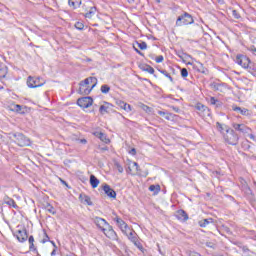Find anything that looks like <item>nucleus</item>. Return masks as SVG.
I'll use <instances>...</instances> for the list:
<instances>
[{
	"mask_svg": "<svg viewBox=\"0 0 256 256\" xmlns=\"http://www.w3.org/2000/svg\"><path fill=\"white\" fill-rule=\"evenodd\" d=\"M133 49L136 51V53H138V55H141V57L145 56V54H143V52H141L135 44L133 45Z\"/></svg>",
	"mask_w": 256,
	"mask_h": 256,
	"instance_id": "47",
	"label": "nucleus"
},
{
	"mask_svg": "<svg viewBox=\"0 0 256 256\" xmlns=\"http://www.w3.org/2000/svg\"><path fill=\"white\" fill-rule=\"evenodd\" d=\"M62 183H63L64 185H67V182H65V181H62Z\"/></svg>",
	"mask_w": 256,
	"mask_h": 256,
	"instance_id": "60",
	"label": "nucleus"
},
{
	"mask_svg": "<svg viewBox=\"0 0 256 256\" xmlns=\"http://www.w3.org/2000/svg\"><path fill=\"white\" fill-rule=\"evenodd\" d=\"M43 85H45V80L41 77L29 76L27 78V86L30 89H37V87H43Z\"/></svg>",
	"mask_w": 256,
	"mask_h": 256,
	"instance_id": "6",
	"label": "nucleus"
},
{
	"mask_svg": "<svg viewBox=\"0 0 256 256\" xmlns=\"http://www.w3.org/2000/svg\"><path fill=\"white\" fill-rule=\"evenodd\" d=\"M99 183L100 181L97 179L95 175H90V185L92 189H97V187H99Z\"/></svg>",
	"mask_w": 256,
	"mask_h": 256,
	"instance_id": "23",
	"label": "nucleus"
},
{
	"mask_svg": "<svg viewBox=\"0 0 256 256\" xmlns=\"http://www.w3.org/2000/svg\"><path fill=\"white\" fill-rule=\"evenodd\" d=\"M79 143H81L82 145H87V139L83 138V139H78Z\"/></svg>",
	"mask_w": 256,
	"mask_h": 256,
	"instance_id": "55",
	"label": "nucleus"
},
{
	"mask_svg": "<svg viewBox=\"0 0 256 256\" xmlns=\"http://www.w3.org/2000/svg\"><path fill=\"white\" fill-rule=\"evenodd\" d=\"M48 241H50L49 235H47V232L44 230V238L41 243H48Z\"/></svg>",
	"mask_w": 256,
	"mask_h": 256,
	"instance_id": "45",
	"label": "nucleus"
},
{
	"mask_svg": "<svg viewBox=\"0 0 256 256\" xmlns=\"http://www.w3.org/2000/svg\"><path fill=\"white\" fill-rule=\"evenodd\" d=\"M170 108L175 111V113H181V109H179V107L177 106H170Z\"/></svg>",
	"mask_w": 256,
	"mask_h": 256,
	"instance_id": "51",
	"label": "nucleus"
},
{
	"mask_svg": "<svg viewBox=\"0 0 256 256\" xmlns=\"http://www.w3.org/2000/svg\"><path fill=\"white\" fill-rule=\"evenodd\" d=\"M115 166L117 167V170H118L120 173H123V166H121V164L116 163Z\"/></svg>",
	"mask_w": 256,
	"mask_h": 256,
	"instance_id": "52",
	"label": "nucleus"
},
{
	"mask_svg": "<svg viewBox=\"0 0 256 256\" xmlns=\"http://www.w3.org/2000/svg\"><path fill=\"white\" fill-rule=\"evenodd\" d=\"M7 77V68L0 69V79H5Z\"/></svg>",
	"mask_w": 256,
	"mask_h": 256,
	"instance_id": "42",
	"label": "nucleus"
},
{
	"mask_svg": "<svg viewBox=\"0 0 256 256\" xmlns=\"http://www.w3.org/2000/svg\"><path fill=\"white\" fill-rule=\"evenodd\" d=\"M75 27H76L79 31H83V29L85 28V24H83V22H76V23H75Z\"/></svg>",
	"mask_w": 256,
	"mask_h": 256,
	"instance_id": "43",
	"label": "nucleus"
},
{
	"mask_svg": "<svg viewBox=\"0 0 256 256\" xmlns=\"http://www.w3.org/2000/svg\"><path fill=\"white\" fill-rule=\"evenodd\" d=\"M232 109L236 112H239L240 115H244V117H251V111L247 108H241L239 106H232Z\"/></svg>",
	"mask_w": 256,
	"mask_h": 256,
	"instance_id": "17",
	"label": "nucleus"
},
{
	"mask_svg": "<svg viewBox=\"0 0 256 256\" xmlns=\"http://www.w3.org/2000/svg\"><path fill=\"white\" fill-rule=\"evenodd\" d=\"M11 139H14V143L18 145V147H29L31 146V139L25 136V134L21 132L11 133Z\"/></svg>",
	"mask_w": 256,
	"mask_h": 256,
	"instance_id": "4",
	"label": "nucleus"
},
{
	"mask_svg": "<svg viewBox=\"0 0 256 256\" xmlns=\"http://www.w3.org/2000/svg\"><path fill=\"white\" fill-rule=\"evenodd\" d=\"M195 20H193V16L191 14L184 12L182 15L178 16L176 20V27H183L185 25H193Z\"/></svg>",
	"mask_w": 256,
	"mask_h": 256,
	"instance_id": "5",
	"label": "nucleus"
},
{
	"mask_svg": "<svg viewBox=\"0 0 256 256\" xmlns=\"http://www.w3.org/2000/svg\"><path fill=\"white\" fill-rule=\"evenodd\" d=\"M12 111H15L16 113H20V115H23V113H25L23 111V106L16 104L13 106Z\"/></svg>",
	"mask_w": 256,
	"mask_h": 256,
	"instance_id": "32",
	"label": "nucleus"
},
{
	"mask_svg": "<svg viewBox=\"0 0 256 256\" xmlns=\"http://www.w3.org/2000/svg\"><path fill=\"white\" fill-rule=\"evenodd\" d=\"M133 167H136V171L139 172L141 169L139 168V164L137 162H132Z\"/></svg>",
	"mask_w": 256,
	"mask_h": 256,
	"instance_id": "54",
	"label": "nucleus"
},
{
	"mask_svg": "<svg viewBox=\"0 0 256 256\" xmlns=\"http://www.w3.org/2000/svg\"><path fill=\"white\" fill-rule=\"evenodd\" d=\"M97 137H99L100 140L103 141L104 143H109V139L107 138V135H105V133L99 132L97 134Z\"/></svg>",
	"mask_w": 256,
	"mask_h": 256,
	"instance_id": "35",
	"label": "nucleus"
},
{
	"mask_svg": "<svg viewBox=\"0 0 256 256\" xmlns=\"http://www.w3.org/2000/svg\"><path fill=\"white\" fill-rule=\"evenodd\" d=\"M223 139L228 145H237L239 143V134L229 126H225V133H223Z\"/></svg>",
	"mask_w": 256,
	"mask_h": 256,
	"instance_id": "3",
	"label": "nucleus"
},
{
	"mask_svg": "<svg viewBox=\"0 0 256 256\" xmlns=\"http://www.w3.org/2000/svg\"><path fill=\"white\" fill-rule=\"evenodd\" d=\"M254 185H255V187H256V181H254Z\"/></svg>",
	"mask_w": 256,
	"mask_h": 256,
	"instance_id": "64",
	"label": "nucleus"
},
{
	"mask_svg": "<svg viewBox=\"0 0 256 256\" xmlns=\"http://www.w3.org/2000/svg\"><path fill=\"white\" fill-rule=\"evenodd\" d=\"M138 49H141V51H145V49H147V43L140 41V42H136L134 44Z\"/></svg>",
	"mask_w": 256,
	"mask_h": 256,
	"instance_id": "31",
	"label": "nucleus"
},
{
	"mask_svg": "<svg viewBox=\"0 0 256 256\" xmlns=\"http://www.w3.org/2000/svg\"><path fill=\"white\" fill-rule=\"evenodd\" d=\"M142 109L143 111H145L146 113H151V107L145 105V104H142Z\"/></svg>",
	"mask_w": 256,
	"mask_h": 256,
	"instance_id": "46",
	"label": "nucleus"
},
{
	"mask_svg": "<svg viewBox=\"0 0 256 256\" xmlns=\"http://www.w3.org/2000/svg\"><path fill=\"white\" fill-rule=\"evenodd\" d=\"M80 87L78 89V93L80 95H89L91 91L97 86V78L96 77H88L84 81L79 83Z\"/></svg>",
	"mask_w": 256,
	"mask_h": 256,
	"instance_id": "2",
	"label": "nucleus"
},
{
	"mask_svg": "<svg viewBox=\"0 0 256 256\" xmlns=\"http://www.w3.org/2000/svg\"><path fill=\"white\" fill-rule=\"evenodd\" d=\"M210 105H215L216 107H221V105H223V103H221V101H219V99H217L215 97H211Z\"/></svg>",
	"mask_w": 256,
	"mask_h": 256,
	"instance_id": "30",
	"label": "nucleus"
},
{
	"mask_svg": "<svg viewBox=\"0 0 256 256\" xmlns=\"http://www.w3.org/2000/svg\"><path fill=\"white\" fill-rule=\"evenodd\" d=\"M159 72L165 77H167L169 81H171V83H173V77H171V74H169L167 70H159Z\"/></svg>",
	"mask_w": 256,
	"mask_h": 256,
	"instance_id": "39",
	"label": "nucleus"
},
{
	"mask_svg": "<svg viewBox=\"0 0 256 256\" xmlns=\"http://www.w3.org/2000/svg\"><path fill=\"white\" fill-rule=\"evenodd\" d=\"M28 243L30 251H37V248L35 247V238L33 236H29Z\"/></svg>",
	"mask_w": 256,
	"mask_h": 256,
	"instance_id": "26",
	"label": "nucleus"
},
{
	"mask_svg": "<svg viewBox=\"0 0 256 256\" xmlns=\"http://www.w3.org/2000/svg\"><path fill=\"white\" fill-rule=\"evenodd\" d=\"M210 87L214 91H219V89H221V87H223V84L217 83V82H213V83L210 84Z\"/></svg>",
	"mask_w": 256,
	"mask_h": 256,
	"instance_id": "34",
	"label": "nucleus"
},
{
	"mask_svg": "<svg viewBox=\"0 0 256 256\" xmlns=\"http://www.w3.org/2000/svg\"><path fill=\"white\" fill-rule=\"evenodd\" d=\"M16 239L20 243H25L27 239H29V235L27 234V229L23 228L22 230L16 231Z\"/></svg>",
	"mask_w": 256,
	"mask_h": 256,
	"instance_id": "11",
	"label": "nucleus"
},
{
	"mask_svg": "<svg viewBox=\"0 0 256 256\" xmlns=\"http://www.w3.org/2000/svg\"><path fill=\"white\" fill-rule=\"evenodd\" d=\"M142 71H146V73H150V75H153L155 73V69L149 65H144L141 67Z\"/></svg>",
	"mask_w": 256,
	"mask_h": 256,
	"instance_id": "29",
	"label": "nucleus"
},
{
	"mask_svg": "<svg viewBox=\"0 0 256 256\" xmlns=\"http://www.w3.org/2000/svg\"><path fill=\"white\" fill-rule=\"evenodd\" d=\"M77 105H79V107H81L82 109H89V107L93 105V98L89 96L79 98L77 100Z\"/></svg>",
	"mask_w": 256,
	"mask_h": 256,
	"instance_id": "8",
	"label": "nucleus"
},
{
	"mask_svg": "<svg viewBox=\"0 0 256 256\" xmlns=\"http://www.w3.org/2000/svg\"><path fill=\"white\" fill-rule=\"evenodd\" d=\"M164 59L163 55H160L155 58V61L156 63H163Z\"/></svg>",
	"mask_w": 256,
	"mask_h": 256,
	"instance_id": "49",
	"label": "nucleus"
},
{
	"mask_svg": "<svg viewBox=\"0 0 256 256\" xmlns=\"http://www.w3.org/2000/svg\"><path fill=\"white\" fill-rule=\"evenodd\" d=\"M111 107H113L111 103L105 102L104 105L100 106L99 112L101 113V115H105V113H109V111H111Z\"/></svg>",
	"mask_w": 256,
	"mask_h": 256,
	"instance_id": "19",
	"label": "nucleus"
},
{
	"mask_svg": "<svg viewBox=\"0 0 256 256\" xmlns=\"http://www.w3.org/2000/svg\"><path fill=\"white\" fill-rule=\"evenodd\" d=\"M122 109H124V111H127V113H129L131 111V106L126 103V106H123Z\"/></svg>",
	"mask_w": 256,
	"mask_h": 256,
	"instance_id": "53",
	"label": "nucleus"
},
{
	"mask_svg": "<svg viewBox=\"0 0 256 256\" xmlns=\"http://www.w3.org/2000/svg\"><path fill=\"white\" fill-rule=\"evenodd\" d=\"M232 127L234 129V131H238V133H249V131H251V129L249 127H247V125L245 124H238V123H232Z\"/></svg>",
	"mask_w": 256,
	"mask_h": 256,
	"instance_id": "13",
	"label": "nucleus"
},
{
	"mask_svg": "<svg viewBox=\"0 0 256 256\" xmlns=\"http://www.w3.org/2000/svg\"><path fill=\"white\" fill-rule=\"evenodd\" d=\"M117 105L120 106L121 109H123V107H127V103L121 100L117 101Z\"/></svg>",
	"mask_w": 256,
	"mask_h": 256,
	"instance_id": "50",
	"label": "nucleus"
},
{
	"mask_svg": "<svg viewBox=\"0 0 256 256\" xmlns=\"http://www.w3.org/2000/svg\"><path fill=\"white\" fill-rule=\"evenodd\" d=\"M158 115H160V117H164V119H166V121H175L177 119V115L171 113V112H167V111H163V110H158Z\"/></svg>",
	"mask_w": 256,
	"mask_h": 256,
	"instance_id": "14",
	"label": "nucleus"
},
{
	"mask_svg": "<svg viewBox=\"0 0 256 256\" xmlns=\"http://www.w3.org/2000/svg\"><path fill=\"white\" fill-rule=\"evenodd\" d=\"M176 217L179 221H189V215L183 209L176 212Z\"/></svg>",
	"mask_w": 256,
	"mask_h": 256,
	"instance_id": "18",
	"label": "nucleus"
},
{
	"mask_svg": "<svg viewBox=\"0 0 256 256\" xmlns=\"http://www.w3.org/2000/svg\"><path fill=\"white\" fill-rule=\"evenodd\" d=\"M242 253H244V255L251 256V253H253V252L251 250H249V248L247 246H242Z\"/></svg>",
	"mask_w": 256,
	"mask_h": 256,
	"instance_id": "41",
	"label": "nucleus"
},
{
	"mask_svg": "<svg viewBox=\"0 0 256 256\" xmlns=\"http://www.w3.org/2000/svg\"><path fill=\"white\" fill-rule=\"evenodd\" d=\"M149 191H152V193H154V195H159V192L161 191V186L159 184L150 185Z\"/></svg>",
	"mask_w": 256,
	"mask_h": 256,
	"instance_id": "27",
	"label": "nucleus"
},
{
	"mask_svg": "<svg viewBox=\"0 0 256 256\" xmlns=\"http://www.w3.org/2000/svg\"><path fill=\"white\" fill-rule=\"evenodd\" d=\"M132 243L135 245V247H137V249H139L140 251H143V244H141V242H139L138 238Z\"/></svg>",
	"mask_w": 256,
	"mask_h": 256,
	"instance_id": "40",
	"label": "nucleus"
},
{
	"mask_svg": "<svg viewBox=\"0 0 256 256\" xmlns=\"http://www.w3.org/2000/svg\"><path fill=\"white\" fill-rule=\"evenodd\" d=\"M130 155H137V150L135 148H132L130 151H129Z\"/></svg>",
	"mask_w": 256,
	"mask_h": 256,
	"instance_id": "56",
	"label": "nucleus"
},
{
	"mask_svg": "<svg viewBox=\"0 0 256 256\" xmlns=\"http://www.w3.org/2000/svg\"><path fill=\"white\" fill-rule=\"evenodd\" d=\"M94 223L99 229H101L102 233H104L108 239H111V241H117L119 239L117 232L113 230V226L107 223L105 219L96 217L94 219Z\"/></svg>",
	"mask_w": 256,
	"mask_h": 256,
	"instance_id": "1",
	"label": "nucleus"
},
{
	"mask_svg": "<svg viewBox=\"0 0 256 256\" xmlns=\"http://www.w3.org/2000/svg\"><path fill=\"white\" fill-rule=\"evenodd\" d=\"M101 93H104V95H107V93H109V91H111V87H109V85L104 84L101 86L100 88Z\"/></svg>",
	"mask_w": 256,
	"mask_h": 256,
	"instance_id": "36",
	"label": "nucleus"
},
{
	"mask_svg": "<svg viewBox=\"0 0 256 256\" xmlns=\"http://www.w3.org/2000/svg\"><path fill=\"white\" fill-rule=\"evenodd\" d=\"M128 170L131 171V167H128Z\"/></svg>",
	"mask_w": 256,
	"mask_h": 256,
	"instance_id": "63",
	"label": "nucleus"
},
{
	"mask_svg": "<svg viewBox=\"0 0 256 256\" xmlns=\"http://www.w3.org/2000/svg\"><path fill=\"white\" fill-rule=\"evenodd\" d=\"M188 65H191V67L194 69V71H197V73H205V66L201 62H189Z\"/></svg>",
	"mask_w": 256,
	"mask_h": 256,
	"instance_id": "15",
	"label": "nucleus"
},
{
	"mask_svg": "<svg viewBox=\"0 0 256 256\" xmlns=\"http://www.w3.org/2000/svg\"><path fill=\"white\" fill-rule=\"evenodd\" d=\"M239 187L244 191V193H251V188L249 187V184H247V181L243 178H239Z\"/></svg>",
	"mask_w": 256,
	"mask_h": 256,
	"instance_id": "16",
	"label": "nucleus"
},
{
	"mask_svg": "<svg viewBox=\"0 0 256 256\" xmlns=\"http://www.w3.org/2000/svg\"><path fill=\"white\" fill-rule=\"evenodd\" d=\"M4 203L6 205H9V207H12L13 209H19V206L17 205V203L15 202V200H13L12 198H9V196H6L4 198Z\"/></svg>",
	"mask_w": 256,
	"mask_h": 256,
	"instance_id": "21",
	"label": "nucleus"
},
{
	"mask_svg": "<svg viewBox=\"0 0 256 256\" xmlns=\"http://www.w3.org/2000/svg\"><path fill=\"white\" fill-rule=\"evenodd\" d=\"M68 5L72 9H77V7L81 6V0H68Z\"/></svg>",
	"mask_w": 256,
	"mask_h": 256,
	"instance_id": "25",
	"label": "nucleus"
},
{
	"mask_svg": "<svg viewBox=\"0 0 256 256\" xmlns=\"http://www.w3.org/2000/svg\"><path fill=\"white\" fill-rule=\"evenodd\" d=\"M50 243H52L53 247H57V245L53 241H50Z\"/></svg>",
	"mask_w": 256,
	"mask_h": 256,
	"instance_id": "59",
	"label": "nucleus"
},
{
	"mask_svg": "<svg viewBox=\"0 0 256 256\" xmlns=\"http://www.w3.org/2000/svg\"><path fill=\"white\" fill-rule=\"evenodd\" d=\"M225 127H227V125H223L220 122H216V128L217 130L223 135V131H225Z\"/></svg>",
	"mask_w": 256,
	"mask_h": 256,
	"instance_id": "37",
	"label": "nucleus"
},
{
	"mask_svg": "<svg viewBox=\"0 0 256 256\" xmlns=\"http://www.w3.org/2000/svg\"><path fill=\"white\" fill-rule=\"evenodd\" d=\"M45 209L51 215H57V210H55V207H53V205L48 203V204H46Z\"/></svg>",
	"mask_w": 256,
	"mask_h": 256,
	"instance_id": "28",
	"label": "nucleus"
},
{
	"mask_svg": "<svg viewBox=\"0 0 256 256\" xmlns=\"http://www.w3.org/2000/svg\"><path fill=\"white\" fill-rule=\"evenodd\" d=\"M129 241H131V243H133L135 240H137V233H135V230L130 229L127 231V234H125Z\"/></svg>",
	"mask_w": 256,
	"mask_h": 256,
	"instance_id": "24",
	"label": "nucleus"
},
{
	"mask_svg": "<svg viewBox=\"0 0 256 256\" xmlns=\"http://www.w3.org/2000/svg\"><path fill=\"white\" fill-rule=\"evenodd\" d=\"M211 221H213V219H204L199 221V226L200 227H207V225H209V223H211Z\"/></svg>",
	"mask_w": 256,
	"mask_h": 256,
	"instance_id": "38",
	"label": "nucleus"
},
{
	"mask_svg": "<svg viewBox=\"0 0 256 256\" xmlns=\"http://www.w3.org/2000/svg\"><path fill=\"white\" fill-rule=\"evenodd\" d=\"M114 221L117 223L119 229H121L122 233L124 235H127V231H131V228H129V225L123 219L119 218V216H116L114 218Z\"/></svg>",
	"mask_w": 256,
	"mask_h": 256,
	"instance_id": "10",
	"label": "nucleus"
},
{
	"mask_svg": "<svg viewBox=\"0 0 256 256\" xmlns=\"http://www.w3.org/2000/svg\"><path fill=\"white\" fill-rule=\"evenodd\" d=\"M57 254V250H53L52 252H51V255L53 256V255H56Z\"/></svg>",
	"mask_w": 256,
	"mask_h": 256,
	"instance_id": "57",
	"label": "nucleus"
},
{
	"mask_svg": "<svg viewBox=\"0 0 256 256\" xmlns=\"http://www.w3.org/2000/svg\"><path fill=\"white\" fill-rule=\"evenodd\" d=\"M232 15H233L234 19H239L241 17V14H239V12L237 10H233Z\"/></svg>",
	"mask_w": 256,
	"mask_h": 256,
	"instance_id": "48",
	"label": "nucleus"
},
{
	"mask_svg": "<svg viewBox=\"0 0 256 256\" xmlns=\"http://www.w3.org/2000/svg\"><path fill=\"white\" fill-rule=\"evenodd\" d=\"M250 75H253V77H256V64L255 62L250 61L247 67L245 68Z\"/></svg>",
	"mask_w": 256,
	"mask_h": 256,
	"instance_id": "20",
	"label": "nucleus"
},
{
	"mask_svg": "<svg viewBox=\"0 0 256 256\" xmlns=\"http://www.w3.org/2000/svg\"><path fill=\"white\" fill-rule=\"evenodd\" d=\"M251 51H253L254 53H256V48H255V46L252 47Z\"/></svg>",
	"mask_w": 256,
	"mask_h": 256,
	"instance_id": "58",
	"label": "nucleus"
},
{
	"mask_svg": "<svg viewBox=\"0 0 256 256\" xmlns=\"http://www.w3.org/2000/svg\"><path fill=\"white\" fill-rule=\"evenodd\" d=\"M195 109H197V111L205 113V111H207V106L203 105L202 103H197Z\"/></svg>",
	"mask_w": 256,
	"mask_h": 256,
	"instance_id": "33",
	"label": "nucleus"
},
{
	"mask_svg": "<svg viewBox=\"0 0 256 256\" xmlns=\"http://www.w3.org/2000/svg\"><path fill=\"white\" fill-rule=\"evenodd\" d=\"M102 189L107 197H110V199H117V192H115V190H113L109 184H104Z\"/></svg>",
	"mask_w": 256,
	"mask_h": 256,
	"instance_id": "12",
	"label": "nucleus"
},
{
	"mask_svg": "<svg viewBox=\"0 0 256 256\" xmlns=\"http://www.w3.org/2000/svg\"><path fill=\"white\" fill-rule=\"evenodd\" d=\"M0 139H3V135L0 133Z\"/></svg>",
	"mask_w": 256,
	"mask_h": 256,
	"instance_id": "61",
	"label": "nucleus"
},
{
	"mask_svg": "<svg viewBox=\"0 0 256 256\" xmlns=\"http://www.w3.org/2000/svg\"><path fill=\"white\" fill-rule=\"evenodd\" d=\"M207 247H211V244H207Z\"/></svg>",
	"mask_w": 256,
	"mask_h": 256,
	"instance_id": "62",
	"label": "nucleus"
},
{
	"mask_svg": "<svg viewBox=\"0 0 256 256\" xmlns=\"http://www.w3.org/2000/svg\"><path fill=\"white\" fill-rule=\"evenodd\" d=\"M83 9L84 11H86V13L84 14V17L86 19H92L95 13H97V7H95V5H93V2L91 1H87L86 3H84Z\"/></svg>",
	"mask_w": 256,
	"mask_h": 256,
	"instance_id": "7",
	"label": "nucleus"
},
{
	"mask_svg": "<svg viewBox=\"0 0 256 256\" xmlns=\"http://www.w3.org/2000/svg\"><path fill=\"white\" fill-rule=\"evenodd\" d=\"M188 75H189V71L187 70V68H182L181 77L185 78V77H188Z\"/></svg>",
	"mask_w": 256,
	"mask_h": 256,
	"instance_id": "44",
	"label": "nucleus"
},
{
	"mask_svg": "<svg viewBox=\"0 0 256 256\" xmlns=\"http://www.w3.org/2000/svg\"><path fill=\"white\" fill-rule=\"evenodd\" d=\"M79 199L81 203H84V205H93V202L91 201V197L85 195V194H80Z\"/></svg>",
	"mask_w": 256,
	"mask_h": 256,
	"instance_id": "22",
	"label": "nucleus"
},
{
	"mask_svg": "<svg viewBox=\"0 0 256 256\" xmlns=\"http://www.w3.org/2000/svg\"><path fill=\"white\" fill-rule=\"evenodd\" d=\"M250 62L251 59H249V57H247L246 55L238 54L236 56V63L240 65V67H242L243 69H246Z\"/></svg>",
	"mask_w": 256,
	"mask_h": 256,
	"instance_id": "9",
	"label": "nucleus"
}]
</instances>
